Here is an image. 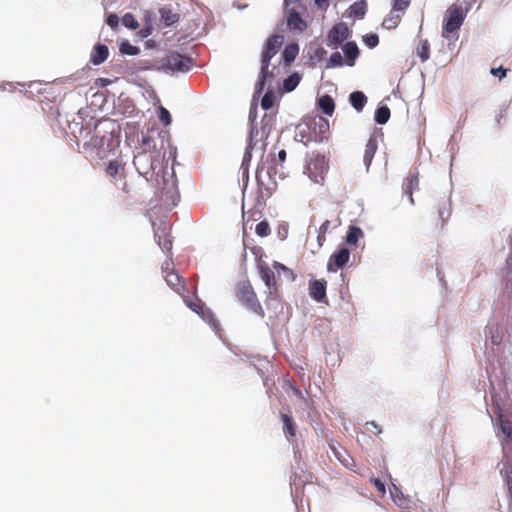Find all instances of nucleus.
Returning <instances> with one entry per match:
<instances>
[{
  "label": "nucleus",
  "mask_w": 512,
  "mask_h": 512,
  "mask_svg": "<svg viewBox=\"0 0 512 512\" xmlns=\"http://www.w3.org/2000/svg\"><path fill=\"white\" fill-rule=\"evenodd\" d=\"M197 314L205 321L207 322L211 327L217 328L219 323L217 319L215 318L213 312L211 309L207 307H203Z\"/></svg>",
  "instance_id": "28"
},
{
  "label": "nucleus",
  "mask_w": 512,
  "mask_h": 512,
  "mask_svg": "<svg viewBox=\"0 0 512 512\" xmlns=\"http://www.w3.org/2000/svg\"><path fill=\"white\" fill-rule=\"evenodd\" d=\"M403 193L408 196L410 204L414 205L413 192L419 189V173L409 174L403 181Z\"/></svg>",
  "instance_id": "15"
},
{
  "label": "nucleus",
  "mask_w": 512,
  "mask_h": 512,
  "mask_svg": "<svg viewBox=\"0 0 512 512\" xmlns=\"http://www.w3.org/2000/svg\"><path fill=\"white\" fill-rule=\"evenodd\" d=\"M300 77L298 74H292L287 79L284 80V89L288 92L294 90L299 84Z\"/></svg>",
  "instance_id": "38"
},
{
  "label": "nucleus",
  "mask_w": 512,
  "mask_h": 512,
  "mask_svg": "<svg viewBox=\"0 0 512 512\" xmlns=\"http://www.w3.org/2000/svg\"><path fill=\"white\" fill-rule=\"evenodd\" d=\"M286 151L284 149L280 150L278 152V160L280 162V164H283L286 160Z\"/></svg>",
  "instance_id": "53"
},
{
  "label": "nucleus",
  "mask_w": 512,
  "mask_h": 512,
  "mask_svg": "<svg viewBox=\"0 0 512 512\" xmlns=\"http://www.w3.org/2000/svg\"><path fill=\"white\" fill-rule=\"evenodd\" d=\"M106 23L112 29H116L119 25V17L116 14H110L106 19Z\"/></svg>",
  "instance_id": "45"
},
{
  "label": "nucleus",
  "mask_w": 512,
  "mask_h": 512,
  "mask_svg": "<svg viewBox=\"0 0 512 512\" xmlns=\"http://www.w3.org/2000/svg\"><path fill=\"white\" fill-rule=\"evenodd\" d=\"M311 140H312V139H311V137H309V138L306 140L305 144H307V143H308V142H310Z\"/></svg>",
  "instance_id": "60"
},
{
  "label": "nucleus",
  "mask_w": 512,
  "mask_h": 512,
  "mask_svg": "<svg viewBox=\"0 0 512 512\" xmlns=\"http://www.w3.org/2000/svg\"><path fill=\"white\" fill-rule=\"evenodd\" d=\"M122 191L124 193H126V194H130L131 193V189H130V187H129V185L127 183L123 184Z\"/></svg>",
  "instance_id": "54"
},
{
  "label": "nucleus",
  "mask_w": 512,
  "mask_h": 512,
  "mask_svg": "<svg viewBox=\"0 0 512 512\" xmlns=\"http://www.w3.org/2000/svg\"><path fill=\"white\" fill-rule=\"evenodd\" d=\"M329 170L328 159L319 153H311L308 155L304 166V174H306L314 183L323 185Z\"/></svg>",
  "instance_id": "5"
},
{
  "label": "nucleus",
  "mask_w": 512,
  "mask_h": 512,
  "mask_svg": "<svg viewBox=\"0 0 512 512\" xmlns=\"http://www.w3.org/2000/svg\"><path fill=\"white\" fill-rule=\"evenodd\" d=\"M165 280L168 286L171 287L179 295L184 296L185 293H188L184 278L177 273H167L165 275Z\"/></svg>",
  "instance_id": "16"
},
{
  "label": "nucleus",
  "mask_w": 512,
  "mask_h": 512,
  "mask_svg": "<svg viewBox=\"0 0 512 512\" xmlns=\"http://www.w3.org/2000/svg\"><path fill=\"white\" fill-rule=\"evenodd\" d=\"M343 65V58L339 52H334L331 54L326 67L327 68H333V67H341Z\"/></svg>",
  "instance_id": "39"
},
{
  "label": "nucleus",
  "mask_w": 512,
  "mask_h": 512,
  "mask_svg": "<svg viewBox=\"0 0 512 512\" xmlns=\"http://www.w3.org/2000/svg\"><path fill=\"white\" fill-rule=\"evenodd\" d=\"M283 43V37L275 34L270 36L263 47L261 55V69L259 73V79L256 84V91L261 93L265 87V81L268 78H273L274 74L269 71L270 60L277 54Z\"/></svg>",
  "instance_id": "2"
},
{
  "label": "nucleus",
  "mask_w": 512,
  "mask_h": 512,
  "mask_svg": "<svg viewBox=\"0 0 512 512\" xmlns=\"http://www.w3.org/2000/svg\"><path fill=\"white\" fill-rule=\"evenodd\" d=\"M364 44L369 48H375L379 44V37L377 34L369 33L363 36Z\"/></svg>",
  "instance_id": "41"
},
{
  "label": "nucleus",
  "mask_w": 512,
  "mask_h": 512,
  "mask_svg": "<svg viewBox=\"0 0 512 512\" xmlns=\"http://www.w3.org/2000/svg\"><path fill=\"white\" fill-rule=\"evenodd\" d=\"M161 21L165 26H172L180 19V15L171 8L164 6L159 9Z\"/></svg>",
  "instance_id": "21"
},
{
  "label": "nucleus",
  "mask_w": 512,
  "mask_h": 512,
  "mask_svg": "<svg viewBox=\"0 0 512 512\" xmlns=\"http://www.w3.org/2000/svg\"><path fill=\"white\" fill-rule=\"evenodd\" d=\"M167 66L173 71L186 72L192 67V60L177 52H172L167 56Z\"/></svg>",
  "instance_id": "10"
},
{
  "label": "nucleus",
  "mask_w": 512,
  "mask_h": 512,
  "mask_svg": "<svg viewBox=\"0 0 512 512\" xmlns=\"http://www.w3.org/2000/svg\"><path fill=\"white\" fill-rule=\"evenodd\" d=\"M299 134L303 137V131L300 130ZM301 141H303V138L301 139Z\"/></svg>",
  "instance_id": "59"
},
{
  "label": "nucleus",
  "mask_w": 512,
  "mask_h": 512,
  "mask_svg": "<svg viewBox=\"0 0 512 512\" xmlns=\"http://www.w3.org/2000/svg\"><path fill=\"white\" fill-rule=\"evenodd\" d=\"M124 171V165L118 160L109 161L106 167V174L112 178H115Z\"/></svg>",
  "instance_id": "29"
},
{
  "label": "nucleus",
  "mask_w": 512,
  "mask_h": 512,
  "mask_svg": "<svg viewBox=\"0 0 512 512\" xmlns=\"http://www.w3.org/2000/svg\"><path fill=\"white\" fill-rule=\"evenodd\" d=\"M162 272L166 275L167 273L169 272H174V263L171 259H168L166 260L163 264H162Z\"/></svg>",
  "instance_id": "48"
},
{
  "label": "nucleus",
  "mask_w": 512,
  "mask_h": 512,
  "mask_svg": "<svg viewBox=\"0 0 512 512\" xmlns=\"http://www.w3.org/2000/svg\"><path fill=\"white\" fill-rule=\"evenodd\" d=\"M109 56L108 47L104 44H96L91 52L90 62L94 65L102 64Z\"/></svg>",
  "instance_id": "19"
},
{
  "label": "nucleus",
  "mask_w": 512,
  "mask_h": 512,
  "mask_svg": "<svg viewBox=\"0 0 512 512\" xmlns=\"http://www.w3.org/2000/svg\"><path fill=\"white\" fill-rule=\"evenodd\" d=\"M417 54L420 57L421 61L424 62L429 59L430 56V45L427 40H422L417 49Z\"/></svg>",
  "instance_id": "35"
},
{
  "label": "nucleus",
  "mask_w": 512,
  "mask_h": 512,
  "mask_svg": "<svg viewBox=\"0 0 512 512\" xmlns=\"http://www.w3.org/2000/svg\"><path fill=\"white\" fill-rule=\"evenodd\" d=\"M328 2H329V0H315V4L320 9H326L328 7Z\"/></svg>",
  "instance_id": "51"
},
{
  "label": "nucleus",
  "mask_w": 512,
  "mask_h": 512,
  "mask_svg": "<svg viewBox=\"0 0 512 512\" xmlns=\"http://www.w3.org/2000/svg\"><path fill=\"white\" fill-rule=\"evenodd\" d=\"M271 229L267 221H261L256 225L255 233L260 237H266L270 234Z\"/></svg>",
  "instance_id": "40"
},
{
  "label": "nucleus",
  "mask_w": 512,
  "mask_h": 512,
  "mask_svg": "<svg viewBox=\"0 0 512 512\" xmlns=\"http://www.w3.org/2000/svg\"><path fill=\"white\" fill-rule=\"evenodd\" d=\"M410 5V0H394L392 5L393 11H405Z\"/></svg>",
  "instance_id": "42"
},
{
  "label": "nucleus",
  "mask_w": 512,
  "mask_h": 512,
  "mask_svg": "<svg viewBox=\"0 0 512 512\" xmlns=\"http://www.w3.org/2000/svg\"><path fill=\"white\" fill-rule=\"evenodd\" d=\"M464 21V16L462 14V10L460 7L454 8L450 11L449 17L443 28V36H446V33L456 32L462 25Z\"/></svg>",
  "instance_id": "12"
},
{
  "label": "nucleus",
  "mask_w": 512,
  "mask_h": 512,
  "mask_svg": "<svg viewBox=\"0 0 512 512\" xmlns=\"http://www.w3.org/2000/svg\"><path fill=\"white\" fill-rule=\"evenodd\" d=\"M281 420L283 422V431L288 440H292L297 433V425L293 420L292 416L286 413L280 414Z\"/></svg>",
  "instance_id": "20"
},
{
  "label": "nucleus",
  "mask_w": 512,
  "mask_h": 512,
  "mask_svg": "<svg viewBox=\"0 0 512 512\" xmlns=\"http://www.w3.org/2000/svg\"><path fill=\"white\" fill-rule=\"evenodd\" d=\"M367 425H370L375 429V431H373L374 434L379 435L382 433L381 427L378 426L374 421L368 422Z\"/></svg>",
  "instance_id": "52"
},
{
  "label": "nucleus",
  "mask_w": 512,
  "mask_h": 512,
  "mask_svg": "<svg viewBox=\"0 0 512 512\" xmlns=\"http://www.w3.org/2000/svg\"><path fill=\"white\" fill-rule=\"evenodd\" d=\"M182 297L184 299L185 304L196 314L204 307V303L197 296L190 297L189 295L184 294V296Z\"/></svg>",
  "instance_id": "27"
},
{
  "label": "nucleus",
  "mask_w": 512,
  "mask_h": 512,
  "mask_svg": "<svg viewBox=\"0 0 512 512\" xmlns=\"http://www.w3.org/2000/svg\"><path fill=\"white\" fill-rule=\"evenodd\" d=\"M327 281L325 279L310 280L308 285L309 295L317 302L326 298Z\"/></svg>",
  "instance_id": "14"
},
{
  "label": "nucleus",
  "mask_w": 512,
  "mask_h": 512,
  "mask_svg": "<svg viewBox=\"0 0 512 512\" xmlns=\"http://www.w3.org/2000/svg\"><path fill=\"white\" fill-rule=\"evenodd\" d=\"M377 149H378L377 137L375 134H372L366 143L365 151H364V155H363V162L367 169H369Z\"/></svg>",
  "instance_id": "18"
},
{
  "label": "nucleus",
  "mask_w": 512,
  "mask_h": 512,
  "mask_svg": "<svg viewBox=\"0 0 512 512\" xmlns=\"http://www.w3.org/2000/svg\"><path fill=\"white\" fill-rule=\"evenodd\" d=\"M349 101H350L352 107L356 111L360 112L363 110L364 106L367 103V97L361 91H354L350 94Z\"/></svg>",
  "instance_id": "23"
},
{
  "label": "nucleus",
  "mask_w": 512,
  "mask_h": 512,
  "mask_svg": "<svg viewBox=\"0 0 512 512\" xmlns=\"http://www.w3.org/2000/svg\"><path fill=\"white\" fill-rule=\"evenodd\" d=\"M500 429L506 436V441H510L512 438V422L506 419L502 414L499 415Z\"/></svg>",
  "instance_id": "32"
},
{
  "label": "nucleus",
  "mask_w": 512,
  "mask_h": 512,
  "mask_svg": "<svg viewBox=\"0 0 512 512\" xmlns=\"http://www.w3.org/2000/svg\"><path fill=\"white\" fill-rule=\"evenodd\" d=\"M120 52L124 55L134 56L140 53V48L130 44L129 41L124 40L120 44Z\"/></svg>",
  "instance_id": "34"
},
{
  "label": "nucleus",
  "mask_w": 512,
  "mask_h": 512,
  "mask_svg": "<svg viewBox=\"0 0 512 512\" xmlns=\"http://www.w3.org/2000/svg\"><path fill=\"white\" fill-rule=\"evenodd\" d=\"M371 483L374 485V487L377 489V491L380 493V494H384L386 489H385V484L378 478H372L371 479Z\"/></svg>",
  "instance_id": "46"
},
{
  "label": "nucleus",
  "mask_w": 512,
  "mask_h": 512,
  "mask_svg": "<svg viewBox=\"0 0 512 512\" xmlns=\"http://www.w3.org/2000/svg\"><path fill=\"white\" fill-rule=\"evenodd\" d=\"M274 158L261 161L256 169L257 181V199L255 208L262 209L266 205V200L270 198L277 189V182L273 175L277 173Z\"/></svg>",
  "instance_id": "1"
},
{
  "label": "nucleus",
  "mask_w": 512,
  "mask_h": 512,
  "mask_svg": "<svg viewBox=\"0 0 512 512\" xmlns=\"http://www.w3.org/2000/svg\"><path fill=\"white\" fill-rule=\"evenodd\" d=\"M158 237V245L164 252H169L172 249V240L169 235L163 232V235H157Z\"/></svg>",
  "instance_id": "36"
},
{
  "label": "nucleus",
  "mask_w": 512,
  "mask_h": 512,
  "mask_svg": "<svg viewBox=\"0 0 512 512\" xmlns=\"http://www.w3.org/2000/svg\"><path fill=\"white\" fill-rule=\"evenodd\" d=\"M349 30L344 23L336 24L328 33L329 45L337 46L348 38Z\"/></svg>",
  "instance_id": "13"
},
{
  "label": "nucleus",
  "mask_w": 512,
  "mask_h": 512,
  "mask_svg": "<svg viewBox=\"0 0 512 512\" xmlns=\"http://www.w3.org/2000/svg\"><path fill=\"white\" fill-rule=\"evenodd\" d=\"M317 240L321 246L323 244V241H325V235L320 233L317 237Z\"/></svg>",
  "instance_id": "56"
},
{
  "label": "nucleus",
  "mask_w": 512,
  "mask_h": 512,
  "mask_svg": "<svg viewBox=\"0 0 512 512\" xmlns=\"http://www.w3.org/2000/svg\"><path fill=\"white\" fill-rule=\"evenodd\" d=\"M390 118V109L387 106L377 108L375 112V121L378 124H385Z\"/></svg>",
  "instance_id": "33"
},
{
  "label": "nucleus",
  "mask_w": 512,
  "mask_h": 512,
  "mask_svg": "<svg viewBox=\"0 0 512 512\" xmlns=\"http://www.w3.org/2000/svg\"><path fill=\"white\" fill-rule=\"evenodd\" d=\"M236 296L238 300L253 313L264 317V310L258 301L257 295L249 281H242L236 287Z\"/></svg>",
  "instance_id": "6"
},
{
  "label": "nucleus",
  "mask_w": 512,
  "mask_h": 512,
  "mask_svg": "<svg viewBox=\"0 0 512 512\" xmlns=\"http://www.w3.org/2000/svg\"><path fill=\"white\" fill-rule=\"evenodd\" d=\"M97 127L95 126L92 129L89 126H82L79 130L78 135H76L77 145H82L85 152L94 153L104 147L105 138L103 136H99L96 131Z\"/></svg>",
  "instance_id": "7"
},
{
  "label": "nucleus",
  "mask_w": 512,
  "mask_h": 512,
  "mask_svg": "<svg viewBox=\"0 0 512 512\" xmlns=\"http://www.w3.org/2000/svg\"><path fill=\"white\" fill-rule=\"evenodd\" d=\"M307 130L313 129L315 133H319L318 136L314 138L315 141L319 140L322 141L324 138H326L325 134L329 130V123L328 121L323 117L314 118L312 122L307 125Z\"/></svg>",
  "instance_id": "17"
},
{
  "label": "nucleus",
  "mask_w": 512,
  "mask_h": 512,
  "mask_svg": "<svg viewBox=\"0 0 512 512\" xmlns=\"http://www.w3.org/2000/svg\"><path fill=\"white\" fill-rule=\"evenodd\" d=\"M391 11L389 15L384 19L382 25L388 30L396 28L401 22V16Z\"/></svg>",
  "instance_id": "30"
},
{
  "label": "nucleus",
  "mask_w": 512,
  "mask_h": 512,
  "mask_svg": "<svg viewBox=\"0 0 512 512\" xmlns=\"http://www.w3.org/2000/svg\"><path fill=\"white\" fill-rule=\"evenodd\" d=\"M294 392H295V394H296L297 396H299V397H301V396H302V392H301V390H300V389H298V388H294Z\"/></svg>",
  "instance_id": "58"
},
{
  "label": "nucleus",
  "mask_w": 512,
  "mask_h": 512,
  "mask_svg": "<svg viewBox=\"0 0 512 512\" xmlns=\"http://www.w3.org/2000/svg\"><path fill=\"white\" fill-rule=\"evenodd\" d=\"M249 118L251 120V129L249 133L248 144L244 155V160H250L251 152L256 148L258 141H263L264 138H267L269 136L274 121V118L272 116L265 115L261 121V131H259L255 125V118L252 119L251 114L249 115ZM265 147L266 143L262 142L261 149L263 151L265 150Z\"/></svg>",
  "instance_id": "4"
},
{
  "label": "nucleus",
  "mask_w": 512,
  "mask_h": 512,
  "mask_svg": "<svg viewBox=\"0 0 512 512\" xmlns=\"http://www.w3.org/2000/svg\"><path fill=\"white\" fill-rule=\"evenodd\" d=\"M306 11L307 6L302 0H284V16L290 31L302 33L307 29V22L302 17Z\"/></svg>",
  "instance_id": "3"
},
{
  "label": "nucleus",
  "mask_w": 512,
  "mask_h": 512,
  "mask_svg": "<svg viewBox=\"0 0 512 512\" xmlns=\"http://www.w3.org/2000/svg\"><path fill=\"white\" fill-rule=\"evenodd\" d=\"M318 105L324 114L329 115V116H331L333 114L334 108H335V103L331 96L324 95V96L320 97L318 100Z\"/></svg>",
  "instance_id": "25"
},
{
  "label": "nucleus",
  "mask_w": 512,
  "mask_h": 512,
  "mask_svg": "<svg viewBox=\"0 0 512 512\" xmlns=\"http://www.w3.org/2000/svg\"><path fill=\"white\" fill-rule=\"evenodd\" d=\"M258 269L261 279L264 281L268 288L266 304L270 305L272 301L279 300V290L276 283L275 274L274 271L270 269V267L265 263L259 264Z\"/></svg>",
  "instance_id": "8"
},
{
  "label": "nucleus",
  "mask_w": 512,
  "mask_h": 512,
  "mask_svg": "<svg viewBox=\"0 0 512 512\" xmlns=\"http://www.w3.org/2000/svg\"><path fill=\"white\" fill-rule=\"evenodd\" d=\"M350 258V251L346 247H342L333 252L328 260L327 270L329 272H336L338 269L343 268Z\"/></svg>",
  "instance_id": "9"
},
{
  "label": "nucleus",
  "mask_w": 512,
  "mask_h": 512,
  "mask_svg": "<svg viewBox=\"0 0 512 512\" xmlns=\"http://www.w3.org/2000/svg\"><path fill=\"white\" fill-rule=\"evenodd\" d=\"M159 119L164 125H169L171 122L170 113L164 107L159 108Z\"/></svg>",
  "instance_id": "43"
},
{
  "label": "nucleus",
  "mask_w": 512,
  "mask_h": 512,
  "mask_svg": "<svg viewBox=\"0 0 512 512\" xmlns=\"http://www.w3.org/2000/svg\"><path fill=\"white\" fill-rule=\"evenodd\" d=\"M490 73L493 76L499 77L500 79L506 77L507 69H504L502 66L498 68H491Z\"/></svg>",
  "instance_id": "47"
},
{
  "label": "nucleus",
  "mask_w": 512,
  "mask_h": 512,
  "mask_svg": "<svg viewBox=\"0 0 512 512\" xmlns=\"http://www.w3.org/2000/svg\"><path fill=\"white\" fill-rule=\"evenodd\" d=\"M333 455L345 466L350 467L353 460L350 457V455L347 453L346 450L342 448H337L335 445L330 444L329 445Z\"/></svg>",
  "instance_id": "24"
},
{
  "label": "nucleus",
  "mask_w": 512,
  "mask_h": 512,
  "mask_svg": "<svg viewBox=\"0 0 512 512\" xmlns=\"http://www.w3.org/2000/svg\"><path fill=\"white\" fill-rule=\"evenodd\" d=\"M438 219L435 222L436 229H442L451 215V204L449 199L441 198L435 204Z\"/></svg>",
  "instance_id": "11"
},
{
  "label": "nucleus",
  "mask_w": 512,
  "mask_h": 512,
  "mask_svg": "<svg viewBox=\"0 0 512 512\" xmlns=\"http://www.w3.org/2000/svg\"><path fill=\"white\" fill-rule=\"evenodd\" d=\"M360 236H362V230L357 226H350L346 235V242L349 245H356Z\"/></svg>",
  "instance_id": "31"
},
{
  "label": "nucleus",
  "mask_w": 512,
  "mask_h": 512,
  "mask_svg": "<svg viewBox=\"0 0 512 512\" xmlns=\"http://www.w3.org/2000/svg\"><path fill=\"white\" fill-rule=\"evenodd\" d=\"M508 491L510 495L512 496V476L508 477Z\"/></svg>",
  "instance_id": "55"
},
{
  "label": "nucleus",
  "mask_w": 512,
  "mask_h": 512,
  "mask_svg": "<svg viewBox=\"0 0 512 512\" xmlns=\"http://www.w3.org/2000/svg\"><path fill=\"white\" fill-rule=\"evenodd\" d=\"M298 52H299V47L297 44L287 45L282 52V57H283L285 63L290 64L291 62H293L295 60L296 56L298 55Z\"/></svg>",
  "instance_id": "26"
},
{
  "label": "nucleus",
  "mask_w": 512,
  "mask_h": 512,
  "mask_svg": "<svg viewBox=\"0 0 512 512\" xmlns=\"http://www.w3.org/2000/svg\"><path fill=\"white\" fill-rule=\"evenodd\" d=\"M273 96L270 93H266L261 100V106L263 109L268 110L273 106Z\"/></svg>",
  "instance_id": "44"
},
{
  "label": "nucleus",
  "mask_w": 512,
  "mask_h": 512,
  "mask_svg": "<svg viewBox=\"0 0 512 512\" xmlns=\"http://www.w3.org/2000/svg\"><path fill=\"white\" fill-rule=\"evenodd\" d=\"M343 52L347 58V64L353 66L356 58L359 55V49L355 42H347L342 47Z\"/></svg>",
  "instance_id": "22"
},
{
  "label": "nucleus",
  "mask_w": 512,
  "mask_h": 512,
  "mask_svg": "<svg viewBox=\"0 0 512 512\" xmlns=\"http://www.w3.org/2000/svg\"><path fill=\"white\" fill-rule=\"evenodd\" d=\"M122 24L132 30H136L139 27V23L132 13H126L122 17Z\"/></svg>",
  "instance_id": "37"
},
{
  "label": "nucleus",
  "mask_w": 512,
  "mask_h": 512,
  "mask_svg": "<svg viewBox=\"0 0 512 512\" xmlns=\"http://www.w3.org/2000/svg\"><path fill=\"white\" fill-rule=\"evenodd\" d=\"M273 267L274 269L279 273L280 270L284 271V272H288V273H291V270L288 269L287 267H285L283 264L279 263V262H274L273 264Z\"/></svg>",
  "instance_id": "49"
},
{
  "label": "nucleus",
  "mask_w": 512,
  "mask_h": 512,
  "mask_svg": "<svg viewBox=\"0 0 512 512\" xmlns=\"http://www.w3.org/2000/svg\"><path fill=\"white\" fill-rule=\"evenodd\" d=\"M355 14L356 15H364V10L362 8H358L356 11H355Z\"/></svg>",
  "instance_id": "57"
},
{
  "label": "nucleus",
  "mask_w": 512,
  "mask_h": 512,
  "mask_svg": "<svg viewBox=\"0 0 512 512\" xmlns=\"http://www.w3.org/2000/svg\"><path fill=\"white\" fill-rule=\"evenodd\" d=\"M330 224H331V223H330V221H329V220H325V221L321 224V226H320V229H319V230H320V233L325 235V234H326V232H327V231L329 230V228H330Z\"/></svg>",
  "instance_id": "50"
}]
</instances>
